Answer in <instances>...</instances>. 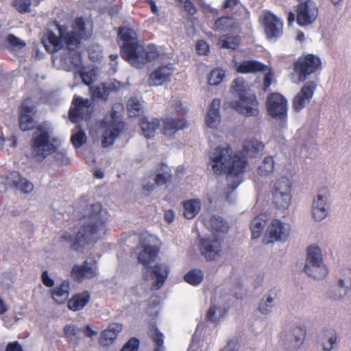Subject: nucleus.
Instances as JSON below:
<instances>
[{
  "mask_svg": "<svg viewBox=\"0 0 351 351\" xmlns=\"http://www.w3.org/2000/svg\"><path fill=\"white\" fill-rule=\"evenodd\" d=\"M209 158L213 172L219 176L226 175L230 189H236L243 182L249 165L243 151L233 154L228 144L217 146L210 153Z\"/></svg>",
  "mask_w": 351,
  "mask_h": 351,
  "instance_id": "nucleus-1",
  "label": "nucleus"
},
{
  "mask_svg": "<svg viewBox=\"0 0 351 351\" xmlns=\"http://www.w3.org/2000/svg\"><path fill=\"white\" fill-rule=\"evenodd\" d=\"M106 232V221H86L82 225H75L71 229V233L64 232L60 241L69 243L73 251L82 252L93 245Z\"/></svg>",
  "mask_w": 351,
  "mask_h": 351,
  "instance_id": "nucleus-2",
  "label": "nucleus"
},
{
  "mask_svg": "<svg viewBox=\"0 0 351 351\" xmlns=\"http://www.w3.org/2000/svg\"><path fill=\"white\" fill-rule=\"evenodd\" d=\"M32 135L30 142L31 150L34 158L43 160L49 156L56 153V160L59 165H66L69 159L64 152H57L60 145V141L58 137L52 136L49 128L43 125H38Z\"/></svg>",
  "mask_w": 351,
  "mask_h": 351,
  "instance_id": "nucleus-3",
  "label": "nucleus"
},
{
  "mask_svg": "<svg viewBox=\"0 0 351 351\" xmlns=\"http://www.w3.org/2000/svg\"><path fill=\"white\" fill-rule=\"evenodd\" d=\"M202 222L213 235L199 239V249L206 261H212L220 256L222 252V240L217 234L227 232L229 227L227 221H202Z\"/></svg>",
  "mask_w": 351,
  "mask_h": 351,
  "instance_id": "nucleus-4",
  "label": "nucleus"
},
{
  "mask_svg": "<svg viewBox=\"0 0 351 351\" xmlns=\"http://www.w3.org/2000/svg\"><path fill=\"white\" fill-rule=\"evenodd\" d=\"M231 89L238 98L230 102L231 108L245 117H257L259 114V103L256 95L249 92L243 79H234Z\"/></svg>",
  "mask_w": 351,
  "mask_h": 351,
  "instance_id": "nucleus-5",
  "label": "nucleus"
},
{
  "mask_svg": "<svg viewBox=\"0 0 351 351\" xmlns=\"http://www.w3.org/2000/svg\"><path fill=\"white\" fill-rule=\"evenodd\" d=\"M123 106L121 104L113 105L110 110V120H102L101 127L104 128L101 135V145L108 147L112 145L120 133L125 128V123L120 119L118 110H122Z\"/></svg>",
  "mask_w": 351,
  "mask_h": 351,
  "instance_id": "nucleus-6",
  "label": "nucleus"
},
{
  "mask_svg": "<svg viewBox=\"0 0 351 351\" xmlns=\"http://www.w3.org/2000/svg\"><path fill=\"white\" fill-rule=\"evenodd\" d=\"M292 184L287 177L277 179L271 191L275 208L285 217L286 210L291 204Z\"/></svg>",
  "mask_w": 351,
  "mask_h": 351,
  "instance_id": "nucleus-7",
  "label": "nucleus"
},
{
  "mask_svg": "<svg viewBox=\"0 0 351 351\" xmlns=\"http://www.w3.org/2000/svg\"><path fill=\"white\" fill-rule=\"evenodd\" d=\"M304 272L315 279H322L328 273V269L323 264L321 249L317 246L311 245L307 248Z\"/></svg>",
  "mask_w": 351,
  "mask_h": 351,
  "instance_id": "nucleus-8",
  "label": "nucleus"
},
{
  "mask_svg": "<svg viewBox=\"0 0 351 351\" xmlns=\"http://www.w3.org/2000/svg\"><path fill=\"white\" fill-rule=\"evenodd\" d=\"M322 69V61L319 56L314 54L302 56L294 62V71L298 75V80L304 82L307 76Z\"/></svg>",
  "mask_w": 351,
  "mask_h": 351,
  "instance_id": "nucleus-9",
  "label": "nucleus"
},
{
  "mask_svg": "<svg viewBox=\"0 0 351 351\" xmlns=\"http://www.w3.org/2000/svg\"><path fill=\"white\" fill-rule=\"evenodd\" d=\"M93 112V104L88 99H83L75 95L69 111V119L73 123L90 118Z\"/></svg>",
  "mask_w": 351,
  "mask_h": 351,
  "instance_id": "nucleus-10",
  "label": "nucleus"
},
{
  "mask_svg": "<svg viewBox=\"0 0 351 351\" xmlns=\"http://www.w3.org/2000/svg\"><path fill=\"white\" fill-rule=\"evenodd\" d=\"M37 114L36 106L30 97L24 99L18 109L19 126L23 132L29 131L34 128L35 117Z\"/></svg>",
  "mask_w": 351,
  "mask_h": 351,
  "instance_id": "nucleus-11",
  "label": "nucleus"
},
{
  "mask_svg": "<svg viewBox=\"0 0 351 351\" xmlns=\"http://www.w3.org/2000/svg\"><path fill=\"white\" fill-rule=\"evenodd\" d=\"M266 108L268 114L272 118L283 121L287 119V100L280 93H269L266 99Z\"/></svg>",
  "mask_w": 351,
  "mask_h": 351,
  "instance_id": "nucleus-12",
  "label": "nucleus"
},
{
  "mask_svg": "<svg viewBox=\"0 0 351 351\" xmlns=\"http://www.w3.org/2000/svg\"><path fill=\"white\" fill-rule=\"evenodd\" d=\"M296 22L304 27L312 24L318 15V8L315 4L310 0L300 2L296 8Z\"/></svg>",
  "mask_w": 351,
  "mask_h": 351,
  "instance_id": "nucleus-13",
  "label": "nucleus"
},
{
  "mask_svg": "<svg viewBox=\"0 0 351 351\" xmlns=\"http://www.w3.org/2000/svg\"><path fill=\"white\" fill-rule=\"evenodd\" d=\"M169 272L168 267L160 263L153 267L146 268V270L143 271V276L145 280H148L149 279L154 280L152 289L158 290L165 284Z\"/></svg>",
  "mask_w": 351,
  "mask_h": 351,
  "instance_id": "nucleus-14",
  "label": "nucleus"
},
{
  "mask_svg": "<svg viewBox=\"0 0 351 351\" xmlns=\"http://www.w3.org/2000/svg\"><path fill=\"white\" fill-rule=\"evenodd\" d=\"M249 17L250 12L244 6L240 5L235 11L232 12L231 15L217 18L215 21L213 29L226 31L234 25V19L244 20Z\"/></svg>",
  "mask_w": 351,
  "mask_h": 351,
  "instance_id": "nucleus-15",
  "label": "nucleus"
},
{
  "mask_svg": "<svg viewBox=\"0 0 351 351\" xmlns=\"http://www.w3.org/2000/svg\"><path fill=\"white\" fill-rule=\"evenodd\" d=\"M265 33L269 39L278 38L283 34V21L270 12H265L263 19Z\"/></svg>",
  "mask_w": 351,
  "mask_h": 351,
  "instance_id": "nucleus-16",
  "label": "nucleus"
},
{
  "mask_svg": "<svg viewBox=\"0 0 351 351\" xmlns=\"http://www.w3.org/2000/svg\"><path fill=\"white\" fill-rule=\"evenodd\" d=\"M316 87V84L312 81L308 82L303 85L293 99L292 108L295 112H300L310 102Z\"/></svg>",
  "mask_w": 351,
  "mask_h": 351,
  "instance_id": "nucleus-17",
  "label": "nucleus"
},
{
  "mask_svg": "<svg viewBox=\"0 0 351 351\" xmlns=\"http://www.w3.org/2000/svg\"><path fill=\"white\" fill-rule=\"evenodd\" d=\"M329 195L328 190L326 187L318 191L317 199L314 200L312 206V214L314 219H324L328 214L326 207V200Z\"/></svg>",
  "mask_w": 351,
  "mask_h": 351,
  "instance_id": "nucleus-18",
  "label": "nucleus"
},
{
  "mask_svg": "<svg viewBox=\"0 0 351 351\" xmlns=\"http://www.w3.org/2000/svg\"><path fill=\"white\" fill-rule=\"evenodd\" d=\"M288 235L289 230L285 228L282 221H272L263 242L267 244L277 240L284 241L287 239Z\"/></svg>",
  "mask_w": 351,
  "mask_h": 351,
  "instance_id": "nucleus-19",
  "label": "nucleus"
},
{
  "mask_svg": "<svg viewBox=\"0 0 351 351\" xmlns=\"http://www.w3.org/2000/svg\"><path fill=\"white\" fill-rule=\"evenodd\" d=\"M96 276V267L86 261L82 265H74L71 271V277L77 282H82L84 279H92Z\"/></svg>",
  "mask_w": 351,
  "mask_h": 351,
  "instance_id": "nucleus-20",
  "label": "nucleus"
},
{
  "mask_svg": "<svg viewBox=\"0 0 351 351\" xmlns=\"http://www.w3.org/2000/svg\"><path fill=\"white\" fill-rule=\"evenodd\" d=\"M234 66L236 71L242 74L257 73L268 69L266 64L256 60H245L240 63L236 62Z\"/></svg>",
  "mask_w": 351,
  "mask_h": 351,
  "instance_id": "nucleus-21",
  "label": "nucleus"
},
{
  "mask_svg": "<svg viewBox=\"0 0 351 351\" xmlns=\"http://www.w3.org/2000/svg\"><path fill=\"white\" fill-rule=\"evenodd\" d=\"M138 44L137 41L122 43L121 45V56L123 59L129 62L132 65L137 66L140 56Z\"/></svg>",
  "mask_w": 351,
  "mask_h": 351,
  "instance_id": "nucleus-22",
  "label": "nucleus"
},
{
  "mask_svg": "<svg viewBox=\"0 0 351 351\" xmlns=\"http://www.w3.org/2000/svg\"><path fill=\"white\" fill-rule=\"evenodd\" d=\"M162 123L161 132L167 136H172L178 130H182L187 126L186 121L184 119L166 117L162 119Z\"/></svg>",
  "mask_w": 351,
  "mask_h": 351,
  "instance_id": "nucleus-23",
  "label": "nucleus"
},
{
  "mask_svg": "<svg viewBox=\"0 0 351 351\" xmlns=\"http://www.w3.org/2000/svg\"><path fill=\"white\" fill-rule=\"evenodd\" d=\"M122 327V324L119 323L110 324L108 327L102 331L99 340V343L104 346L111 345L121 331Z\"/></svg>",
  "mask_w": 351,
  "mask_h": 351,
  "instance_id": "nucleus-24",
  "label": "nucleus"
},
{
  "mask_svg": "<svg viewBox=\"0 0 351 351\" xmlns=\"http://www.w3.org/2000/svg\"><path fill=\"white\" fill-rule=\"evenodd\" d=\"M172 75L171 69L167 66L157 68L149 75V84L150 86H160L168 81Z\"/></svg>",
  "mask_w": 351,
  "mask_h": 351,
  "instance_id": "nucleus-25",
  "label": "nucleus"
},
{
  "mask_svg": "<svg viewBox=\"0 0 351 351\" xmlns=\"http://www.w3.org/2000/svg\"><path fill=\"white\" fill-rule=\"evenodd\" d=\"M90 300V293L88 291H84L73 295L71 298L68 300L67 306L69 309L73 311H78L83 309Z\"/></svg>",
  "mask_w": 351,
  "mask_h": 351,
  "instance_id": "nucleus-26",
  "label": "nucleus"
},
{
  "mask_svg": "<svg viewBox=\"0 0 351 351\" xmlns=\"http://www.w3.org/2000/svg\"><path fill=\"white\" fill-rule=\"evenodd\" d=\"M62 40L63 39L60 34L58 36L52 31H49L43 38V43L47 51L53 53L62 48Z\"/></svg>",
  "mask_w": 351,
  "mask_h": 351,
  "instance_id": "nucleus-27",
  "label": "nucleus"
},
{
  "mask_svg": "<svg viewBox=\"0 0 351 351\" xmlns=\"http://www.w3.org/2000/svg\"><path fill=\"white\" fill-rule=\"evenodd\" d=\"M220 99H214L211 102L206 116V123L208 127L214 128L217 125L220 119L219 108Z\"/></svg>",
  "mask_w": 351,
  "mask_h": 351,
  "instance_id": "nucleus-28",
  "label": "nucleus"
},
{
  "mask_svg": "<svg viewBox=\"0 0 351 351\" xmlns=\"http://www.w3.org/2000/svg\"><path fill=\"white\" fill-rule=\"evenodd\" d=\"M70 291V284L68 280H64L62 283L51 289V297L58 304H64L67 300Z\"/></svg>",
  "mask_w": 351,
  "mask_h": 351,
  "instance_id": "nucleus-29",
  "label": "nucleus"
},
{
  "mask_svg": "<svg viewBox=\"0 0 351 351\" xmlns=\"http://www.w3.org/2000/svg\"><path fill=\"white\" fill-rule=\"evenodd\" d=\"M160 53L157 47L154 45H149L146 49L140 50V56L138 61L137 68H141L147 62H152L157 59Z\"/></svg>",
  "mask_w": 351,
  "mask_h": 351,
  "instance_id": "nucleus-30",
  "label": "nucleus"
},
{
  "mask_svg": "<svg viewBox=\"0 0 351 351\" xmlns=\"http://www.w3.org/2000/svg\"><path fill=\"white\" fill-rule=\"evenodd\" d=\"M58 29L67 49L79 47L83 37L73 31L64 33L63 27L60 25L58 26Z\"/></svg>",
  "mask_w": 351,
  "mask_h": 351,
  "instance_id": "nucleus-31",
  "label": "nucleus"
},
{
  "mask_svg": "<svg viewBox=\"0 0 351 351\" xmlns=\"http://www.w3.org/2000/svg\"><path fill=\"white\" fill-rule=\"evenodd\" d=\"M13 180L12 185L19 189L23 193H29L34 189L33 184L27 179L23 178L19 173L14 172L12 173Z\"/></svg>",
  "mask_w": 351,
  "mask_h": 351,
  "instance_id": "nucleus-32",
  "label": "nucleus"
},
{
  "mask_svg": "<svg viewBox=\"0 0 351 351\" xmlns=\"http://www.w3.org/2000/svg\"><path fill=\"white\" fill-rule=\"evenodd\" d=\"M141 129L146 138H152L154 136L156 130L160 125L158 119H154L151 121L147 117H143L139 123Z\"/></svg>",
  "mask_w": 351,
  "mask_h": 351,
  "instance_id": "nucleus-33",
  "label": "nucleus"
},
{
  "mask_svg": "<svg viewBox=\"0 0 351 351\" xmlns=\"http://www.w3.org/2000/svg\"><path fill=\"white\" fill-rule=\"evenodd\" d=\"M184 216L187 219H193L199 212L201 202L199 199H192L183 202Z\"/></svg>",
  "mask_w": 351,
  "mask_h": 351,
  "instance_id": "nucleus-34",
  "label": "nucleus"
},
{
  "mask_svg": "<svg viewBox=\"0 0 351 351\" xmlns=\"http://www.w3.org/2000/svg\"><path fill=\"white\" fill-rule=\"evenodd\" d=\"M306 329L302 327H295L289 334V341L293 344L290 348L291 351H293L299 348L304 343L306 337Z\"/></svg>",
  "mask_w": 351,
  "mask_h": 351,
  "instance_id": "nucleus-35",
  "label": "nucleus"
},
{
  "mask_svg": "<svg viewBox=\"0 0 351 351\" xmlns=\"http://www.w3.org/2000/svg\"><path fill=\"white\" fill-rule=\"evenodd\" d=\"M265 145L256 139L245 140L243 143V152L250 157H256L264 149Z\"/></svg>",
  "mask_w": 351,
  "mask_h": 351,
  "instance_id": "nucleus-36",
  "label": "nucleus"
},
{
  "mask_svg": "<svg viewBox=\"0 0 351 351\" xmlns=\"http://www.w3.org/2000/svg\"><path fill=\"white\" fill-rule=\"evenodd\" d=\"M158 252L152 246H146L138 254V261L146 269L149 264L154 261L157 256Z\"/></svg>",
  "mask_w": 351,
  "mask_h": 351,
  "instance_id": "nucleus-37",
  "label": "nucleus"
},
{
  "mask_svg": "<svg viewBox=\"0 0 351 351\" xmlns=\"http://www.w3.org/2000/svg\"><path fill=\"white\" fill-rule=\"evenodd\" d=\"M64 336L69 343L77 344L81 329L73 324H66L63 328Z\"/></svg>",
  "mask_w": 351,
  "mask_h": 351,
  "instance_id": "nucleus-38",
  "label": "nucleus"
},
{
  "mask_svg": "<svg viewBox=\"0 0 351 351\" xmlns=\"http://www.w3.org/2000/svg\"><path fill=\"white\" fill-rule=\"evenodd\" d=\"M219 44L221 48L235 50L239 46V39L238 36L226 34L219 38Z\"/></svg>",
  "mask_w": 351,
  "mask_h": 351,
  "instance_id": "nucleus-39",
  "label": "nucleus"
},
{
  "mask_svg": "<svg viewBox=\"0 0 351 351\" xmlns=\"http://www.w3.org/2000/svg\"><path fill=\"white\" fill-rule=\"evenodd\" d=\"M128 115L130 117H137L143 112L141 104L136 97L130 98L127 102Z\"/></svg>",
  "mask_w": 351,
  "mask_h": 351,
  "instance_id": "nucleus-40",
  "label": "nucleus"
},
{
  "mask_svg": "<svg viewBox=\"0 0 351 351\" xmlns=\"http://www.w3.org/2000/svg\"><path fill=\"white\" fill-rule=\"evenodd\" d=\"M274 169V160L271 156H266L257 169L261 176H267L273 173Z\"/></svg>",
  "mask_w": 351,
  "mask_h": 351,
  "instance_id": "nucleus-41",
  "label": "nucleus"
},
{
  "mask_svg": "<svg viewBox=\"0 0 351 351\" xmlns=\"http://www.w3.org/2000/svg\"><path fill=\"white\" fill-rule=\"evenodd\" d=\"M204 278V274L201 270L193 269L187 272L184 277V281L187 283L197 286L199 285Z\"/></svg>",
  "mask_w": 351,
  "mask_h": 351,
  "instance_id": "nucleus-42",
  "label": "nucleus"
},
{
  "mask_svg": "<svg viewBox=\"0 0 351 351\" xmlns=\"http://www.w3.org/2000/svg\"><path fill=\"white\" fill-rule=\"evenodd\" d=\"M278 290L276 289H273L269 290V295L267 297L266 301H261L258 309L261 313L263 314H267L269 312H270L271 308H272V304H273V300L274 297H276L277 295Z\"/></svg>",
  "mask_w": 351,
  "mask_h": 351,
  "instance_id": "nucleus-43",
  "label": "nucleus"
},
{
  "mask_svg": "<svg viewBox=\"0 0 351 351\" xmlns=\"http://www.w3.org/2000/svg\"><path fill=\"white\" fill-rule=\"evenodd\" d=\"M149 335L154 341L155 346H162L164 343V337L162 333L158 330L155 323L152 324L149 328Z\"/></svg>",
  "mask_w": 351,
  "mask_h": 351,
  "instance_id": "nucleus-44",
  "label": "nucleus"
},
{
  "mask_svg": "<svg viewBox=\"0 0 351 351\" xmlns=\"http://www.w3.org/2000/svg\"><path fill=\"white\" fill-rule=\"evenodd\" d=\"M225 77V71L221 69H215L209 74L208 82L210 85H219Z\"/></svg>",
  "mask_w": 351,
  "mask_h": 351,
  "instance_id": "nucleus-45",
  "label": "nucleus"
},
{
  "mask_svg": "<svg viewBox=\"0 0 351 351\" xmlns=\"http://www.w3.org/2000/svg\"><path fill=\"white\" fill-rule=\"evenodd\" d=\"M88 210L87 217L88 219H102L101 213L103 212V208L100 203L90 204L88 208Z\"/></svg>",
  "mask_w": 351,
  "mask_h": 351,
  "instance_id": "nucleus-46",
  "label": "nucleus"
},
{
  "mask_svg": "<svg viewBox=\"0 0 351 351\" xmlns=\"http://www.w3.org/2000/svg\"><path fill=\"white\" fill-rule=\"evenodd\" d=\"M339 286L341 288H344L343 295H346L347 289L351 288V269H343V277L339 280Z\"/></svg>",
  "mask_w": 351,
  "mask_h": 351,
  "instance_id": "nucleus-47",
  "label": "nucleus"
},
{
  "mask_svg": "<svg viewBox=\"0 0 351 351\" xmlns=\"http://www.w3.org/2000/svg\"><path fill=\"white\" fill-rule=\"evenodd\" d=\"M72 29L73 32H75L82 37L84 38L86 36L85 20L82 16L75 18L72 25Z\"/></svg>",
  "mask_w": 351,
  "mask_h": 351,
  "instance_id": "nucleus-48",
  "label": "nucleus"
},
{
  "mask_svg": "<svg viewBox=\"0 0 351 351\" xmlns=\"http://www.w3.org/2000/svg\"><path fill=\"white\" fill-rule=\"evenodd\" d=\"M118 36L123 43H128L136 41L133 36V31L128 27H120L118 32Z\"/></svg>",
  "mask_w": 351,
  "mask_h": 351,
  "instance_id": "nucleus-49",
  "label": "nucleus"
},
{
  "mask_svg": "<svg viewBox=\"0 0 351 351\" xmlns=\"http://www.w3.org/2000/svg\"><path fill=\"white\" fill-rule=\"evenodd\" d=\"M31 5V0H13L12 1L13 7L21 14L29 12Z\"/></svg>",
  "mask_w": 351,
  "mask_h": 351,
  "instance_id": "nucleus-50",
  "label": "nucleus"
},
{
  "mask_svg": "<svg viewBox=\"0 0 351 351\" xmlns=\"http://www.w3.org/2000/svg\"><path fill=\"white\" fill-rule=\"evenodd\" d=\"M86 136L84 131L79 130L73 134L71 137V141L75 148H80L86 142Z\"/></svg>",
  "mask_w": 351,
  "mask_h": 351,
  "instance_id": "nucleus-51",
  "label": "nucleus"
},
{
  "mask_svg": "<svg viewBox=\"0 0 351 351\" xmlns=\"http://www.w3.org/2000/svg\"><path fill=\"white\" fill-rule=\"evenodd\" d=\"M6 43L12 49H21L26 45V43L23 40L12 34L7 36Z\"/></svg>",
  "mask_w": 351,
  "mask_h": 351,
  "instance_id": "nucleus-52",
  "label": "nucleus"
},
{
  "mask_svg": "<svg viewBox=\"0 0 351 351\" xmlns=\"http://www.w3.org/2000/svg\"><path fill=\"white\" fill-rule=\"evenodd\" d=\"M328 339V342H323V349L325 351H330L332 349L333 345L336 343L337 335L333 330H328V334H325Z\"/></svg>",
  "mask_w": 351,
  "mask_h": 351,
  "instance_id": "nucleus-53",
  "label": "nucleus"
},
{
  "mask_svg": "<svg viewBox=\"0 0 351 351\" xmlns=\"http://www.w3.org/2000/svg\"><path fill=\"white\" fill-rule=\"evenodd\" d=\"M140 341L136 337L130 338L123 346L120 351H138Z\"/></svg>",
  "mask_w": 351,
  "mask_h": 351,
  "instance_id": "nucleus-54",
  "label": "nucleus"
},
{
  "mask_svg": "<svg viewBox=\"0 0 351 351\" xmlns=\"http://www.w3.org/2000/svg\"><path fill=\"white\" fill-rule=\"evenodd\" d=\"M110 88L106 87L104 84H101L96 87L94 90L93 95L95 97L104 99L106 100L108 97Z\"/></svg>",
  "mask_w": 351,
  "mask_h": 351,
  "instance_id": "nucleus-55",
  "label": "nucleus"
},
{
  "mask_svg": "<svg viewBox=\"0 0 351 351\" xmlns=\"http://www.w3.org/2000/svg\"><path fill=\"white\" fill-rule=\"evenodd\" d=\"M264 225L261 221H256L254 224L250 225V230L252 231V239H256L261 237V232L263 230Z\"/></svg>",
  "mask_w": 351,
  "mask_h": 351,
  "instance_id": "nucleus-56",
  "label": "nucleus"
},
{
  "mask_svg": "<svg viewBox=\"0 0 351 351\" xmlns=\"http://www.w3.org/2000/svg\"><path fill=\"white\" fill-rule=\"evenodd\" d=\"M68 56L72 64L77 66L80 63L81 54L76 48L69 49Z\"/></svg>",
  "mask_w": 351,
  "mask_h": 351,
  "instance_id": "nucleus-57",
  "label": "nucleus"
},
{
  "mask_svg": "<svg viewBox=\"0 0 351 351\" xmlns=\"http://www.w3.org/2000/svg\"><path fill=\"white\" fill-rule=\"evenodd\" d=\"M195 49L199 55H207L210 51L208 44L204 40L197 41Z\"/></svg>",
  "mask_w": 351,
  "mask_h": 351,
  "instance_id": "nucleus-58",
  "label": "nucleus"
},
{
  "mask_svg": "<svg viewBox=\"0 0 351 351\" xmlns=\"http://www.w3.org/2000/svg\"><path fill=\"white\" fill-rule=\"evenodd\" d=\"M80 77L84 84L90 86L93 83L95 74L93 71H84L80 73Z\"/></svg>",
  "mask_w": 351,
  "mask_h": 351,
  "instance_id": "nucleus-59",
  "label": "nucleus"
},
{
  "mask_svg": "<svg viewBox=\"0 0 351 351\" xmlns=\"http://www.w3.org/2000/svg\"><path fill=\"white\" fill-rule=\"evenodd\" d=\"M217 307L215 305L211 306L206 314V319L208 321L212 322H218L219 321V318L217 317L216 316V311H217Z\"/></svg>",
  "mask_w": 351,
  "mask_h": 351,
  "instance_id": "nucleus-60",
  "label": "nucleus"
},
{
  "mask_svg": "<svg viewBox=\"0 0 351 351\" xmlns=\"http://www.w3.org/2000/svg\"><path fill=\"white\" fill-rule=\"evenodd\" d=\"M43 283L47 287H52L54 285V280L51 278L47 271H44L41 276Z\"/></svg>",
  "mask_w": 351,
  "mask_h": 351,
  "instance_id": "nucleus-61",
  "label": "nucleus"
},
{
  "mask_svg": "<svg viewBox=\"0 0 351 351\" xmlns=\"http://www.w3.org/2000/svg\"><path fill=\"white\" fill-rule=\"evenodd\" d=\"M183 4L184 10L189 14L193 16L197 12V9L191 0H187Z\"/></svg>",
  "mask_w": 351,
  "mask_h": 351,
  "instance_id": "nucleus-62",
  "label": "nucleus"
},
{
  "mask_svg": "<svg viewBox=\"0 0 351 351\" xmlns=\"http://www.w3.org/2000/svg\"><path fill=\"white\" fill-rule=\"evenodd\" d=\"M272 82V73L271 71L265 74L263 80V89L265 92L269 90V88Z\"/></svg>",
  "mask_w": 351,
  "mask_h": 351,
  "instance_id": "nucleus-63",
  "label": "nucleus"
},
{
  "mask_svg": "<svg viewBox=\"0 0 351 351\" xmlns=\"http://www.w3.org/2000/svg\"><path fill=\"white\" fill-rule=\"evenodd\" d=\"M6 351H23V348L18 341H14L8 344Z\"/></svg>",
  "mask_w": 351,
  "mask_h": 351,
  "instance_id": "nucleus-64",
  "label": "nucleus"
}]
</instances>
